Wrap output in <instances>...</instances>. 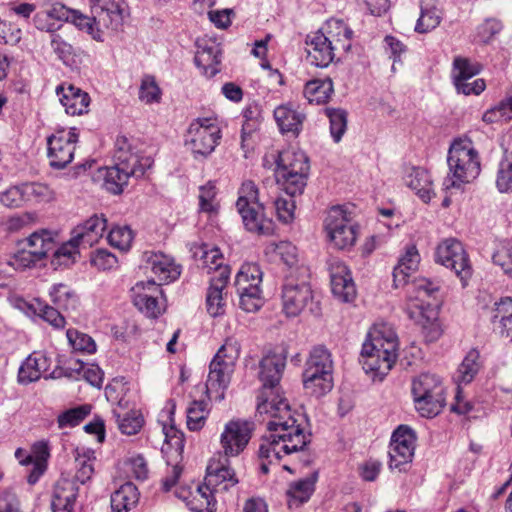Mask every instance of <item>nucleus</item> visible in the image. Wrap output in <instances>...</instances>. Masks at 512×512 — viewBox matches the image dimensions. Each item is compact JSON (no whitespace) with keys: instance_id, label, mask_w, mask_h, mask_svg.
Segmentation results:
<instances>
[{"instance_id":"f257e3e1","label":"nucleus","mask_w":512,"mask_h":512,"mask_svg":"<svg viewBox=\"0 0 512 512\" xmlns=\"http://www.w3.org/2000/svg\"><path fill=\"white\" fill-rule=\"evenodd\" d=\"M288 352L283 346L270 350L259 363L262 386L257 394V412L269 418L267 435L259 446L261 470L268 473L269 465L284 456L304 450L308 437L300 414L292 411L280 385Z\"/></svg>"},{"instance_id":"f03ea898","label":"nucleus","mask_w":512,"mask_h":512,"mask_svg":"<svg viewBox=\"0 0 512 512\" xmlns=\"http://www.w3.org/2000/svg\"><path fill=\"white\" fill-rule=\"evenodd\" d=\"M398 339L386 323L374 324L362 346L360 362L373 381H382L397 360Z\"/></svg>"},{"instance_id":"7ed1b4c3","label":"nucleus","mask_w":512,"mask_h":512,"mask_svg":"<svg viewBox=\"0 0 512 512\" xmlns=\"http://www.w3.org/2000/svg\"><path fill=\"white\" fill-rule=\"evenodd\" d=\"M118 149L115 152L116 164L109 167L106 172L105 182L113 193H120L127 185L131 176L141 177L146 170L153 165V158L136 147L118 140Z\"/></svg>"},{"instance_id":"20e7f679","label":"nucleus","mask_w":512,"mask_h":512,"mask_svg":"<svg viewBox=\"0 0 512 512\" xmlns=\"http://www.w3.org/2000/svg\"><path fill=\"white\" fill-rule=\"evenodd\" d=\"M266 202L260 200V192L256 183L245 180L238 189L236 209L241 216L245 229L257 235H271L274 222L265 215Z\"/></svg>"},{"instance_id":"39448f33","label":"nucleus","mask_w":512,"mask_h":512,"mask_svg":"<svg viewBox=\"0 0 512 512\" xmlns=\"http://www.w3.org/2000/svg\"><path fill=\"white\" fill-rule=\"evenodd\" d=\"M305 391L312 396L321 397L333 388V360L324 346H315L305 363L302 374Z\"/></svg>"},{"instance_id":"423d86ee","label":"nucleus","mask_w":512,"mask_h":512,"mask_svg":"<svg viewBox=\"0 0 512 512\" xmlns=\"http://www.w3.org/2000/svg\"><path fill=\"white\" fill-rule=\"evenodd\" d=\"M309 269L296 267L284 276L281 300L282 311L288 317L300 315L312 301L313 294L309 283Z\"/></svg>"},{"instance_id":"0eeeda50","label":"nucleus","mask_w":512,"mask_h":512,"mask_svg":"<svg viewBox=\"0 0 512 512\" xmlns=\"http://www.w3.org/2000/svg\"><path fill=\"white\" fill-rule=\"evenodd\" d=\"M448 165L453 174L451 186H459L462 183H470L480 174V159L477 150L469 139H458L453 142L448 153Z\"/></svg>"},{"instance_id":"6e6552de","label":"nucleus","mask_w":512,"mask_h":512,"mask_svg":"<svg viewBox=\"0 0 512 512\" xmlns=\"http://www.w3.org/2000/svg\"><path fill=\"white\" fill-rule=\"evenodd\" d=\"M221 138L222 126L218 117H199L189 124L185 145L195 157H208L220 144Z\"/></svg>"},{"instance_id":"1a4fd4ad","label":"nucleus","mask_w":512,"mask_h":512,"mask_svg":"<svg viewBox=\"0 0 512 512\" xmlns=\"http://www.w3.org/2000/svg\"><path fill=\"white\" fill-rule=\"evenodd\" d=\"M412 394L416 410L423 417H435L445 405L444 387L435 374L422 373L414 378Z\"/></svg>"},{"instance_id":"9d476101","label":"nucleus","mask_w":512,"mask_h":512,"mask_svg":"<svg viewBox=\"0 0 512 512\" xmlns=\"http://www.w3.org/2000/svg\"><path fill=\"white\" fill-rule=\"evenodd\" d=\"M434 257L436 263L455 273L463 288L468 286L473 275V266L461 241L456 238L443 239L436 246Z\"/></svg>"},{"instance_id":"9b49d317","label":"nucleus","mask_w":512,"mask_h":512,"mask_svg":"<svg viewBox=\"0 0 512 512\" xmlns=\"http://www.w3.org/2000/svg\"><path fill=\"white\" fill-rule=\"evenodd\" d=\"M324 228L329 241L338 249L350 248L356 242V227L352 224L350 214L341 206L329 210Z\"/></svg>"},{"instance_id":"f8f14e48","label":"nucleus","mask_w":512,"mask_h":512,"mask_svg":"<svg viewBox=\"0 0 512 512\" xmlns=\"http://www.w3.org/2000/svg\"><path fill=\"white\" fill-rule=\"evenodd\" d=\"M253 431L254 424L243 419H232L224 425L220 434V447L226 462L245 451Z\"/></svg>"},{"instance_id":"ddd939ff","label":"nucleus","mask_w":512,"mask_h":512,"mask_svg":"<svg viewBox=\"0 0 512 512\" xmlns=\"http://www.w3.org/2000/svg\"><path fill=\"white\" fill-rule=\"evenodd\" d=\"M79 135L75 128H59L47 138L48 158L54 168H64L72 162Z\"/></svg>"},{"instance_id":"4468645a","label":"nucleus","mask_w":512,"mask_h":512,"mask_svg":"<svg viewBox=\"0 0 512 512\" xmlns=\"http://www.w3.org/2000/svg\"><path fill=\"white\" fill-rule=\"evenodd\" d=\"M161 283L154 280L138 282L132 288L134 305L150 318H157L165 311V300Z\"/></svg>"},{"instance_id":"2eb2a0df","label":"nucleus","mask_w":512,"mask_h":512,"mask_svg":"<svg viewBox=\"0 0 512 512\" xmlns=\"http://www.w3.org/2000/svg\"><path fill=\"white\" fill-rule=\"evenodd\" d=\"M416 437L407 426H399L393 433L390 447L389 466L399 472L406 471L412 461Z\"/></svg>"},{"instance_id":"dca6fc26","label":"nucleus","mask_w":512,"mask_h":512,"mask_svg":"<svg viewBox=\"0 0 512 512\" xmlns=\"http://www.w3.org/2000/svg\"><path fill=\"white\" fill-rule=\"evenodd\" d=\"M405 311L409 318L421 327L427 342H435L443 335V326L433 306H423L417 299H413Z\"/></svg>"},{"instance_id":"f3484780","label":"nucleus","mask_w":512,"mask_h":512,"mask_svg":"<svg viewBox=\"0 0 512 512\" xmlns=\"http://www.w3.org/2000/svg\"><path fill=\"white\" fill-rule=\"evenodd\" d=\"M175 495L186 503V506L194 512H215L217 495L204 481L196 484L192 490L190 486L179 485L176 487Z\"/></svg>"},{"instance_id":"a211bd4d","label":"nucleus","mask_w":512,"mask_h":512,"mask_svg":"<svg viewBox=\"0 0 512 512\" xmlns=\"http://www.w3.org/2000/svg\"><path fill=\"white\" fill-rule=\"evenodd\" d=\"M93 12L97 15L98 32L109 35L122 25L126 4L124 0H94Z\"/></svg>"},{"instance_id":"6ab92c4d","label":"nucleus","mask_w":512,"mask_h":512,"mask_svg":"<svg viewBox=\"0 0 512 512\" xmlns=\"http://www.w3.org/2000/svg\"><path fill=\"white\" fill-rule=\"evenodd\" d=\"M204 481L220 497L230 488L236 486L238 478L230 467L229 461L222 462L220 459H211L207 466V473Z\"/></svg>"},{"instance_id":"aec40b11","label":"nucleus","mask_w":512,"mask_h":512,"mask_svg":"<svg viewBox=\"0 0 512 512\" xmlns=\"http://www.w3.org/2000/svg\"><path fill=\"white\" fill-rule=\"evenodd\" d=\"M235 366L227 363H219L218 360H212L209 367V374L206 381V395L209 400L220 401L224 399Z\"/></svg>"},{"instance_id":"412c9836","label":"nucleus","mask_w":512,"mask_h":512,"mask_svg":"<svg viewBox=\"0 0 512 512\" xmlns=\"http://www.w3.org/2000/svg\"><path fill=\"white\" fill-rule=\"evenodd\" d=\"M61 104L71 116L83 115L88 112L90 96L87 92L70 83H63L56 88Z\"/></svg>"},{"instance_id":"4be33fe9","label":"nucleus","mask_w":512,"mask_h":512,"mask_svg":"<svg viewBox=\"0 0 512 512\" xmlns=\"http://www.w3.org/2000/svg\"><path fill=\"white\" fill-rule=\"evenodd\" d=\"M306 51L308 61L318 67H327L335 58H340L322 32L307 36Z\"/></svg>"},{"instance_id":"5701e85b","label":"nucleus","mask_w":512,"mask_h":512,"mask_svg":"<svg viewBox=\"0 0 512 512\" xmlns=\"http://www.w3.org/2000/svg\"><path fill=\"white\" fill-rule=\"evenodd\" d=\"M54 11L57 12L59 19L72 23L79 30L86 32L96 41H104L105 37L108 36V33L98 32L100 27L97 24L96 14H94L93 17H89L79 10L71 9L64 5H55Z\"/></svg>"},{"instance_id":"b1692460","label":"nucleus","mask_w":512,"mask_h":512,"mask_svg":"<svg viewBox=\"0 0 512 512\" xmlns=\"http://www.w3.org/2000/svg\"><path fill=\"white\" fill-rule=\"evenodd\" d=\"M331 289L336 298L343 302L355 300L357 291L348 267L335 262L331 265Z\"/></svg>"},{"instance_id":"393cba45","label":"nucleus","mask_w":512,"mask_h":512,"mask_svg":"<svg viewBox=\"0 0 512 512\" xmlns=\"http://www.w3.org/2000/svg\"><path fill=\"white\" fill-rule=\"evenodd\" d=\"M230 268L221 271V278L212 277L206 296L208 313L217 317L223 315L226 309L227 284L230 278Z\"/></svg>"},{"instance_id":"a878e982","label":"nucleus","mask_w":512,"mask_h":512,"mask_svg":"<svg viewBox=\"0 0 512 512\" xmlns=\"http://www.w3.org/2000/svg\"><path fill=\"white\" fill-rule=\"evenodd\" d=\"M79 486L73 479L61 477L55 484L52 496L53 512H74Z\"/></svg>"},{"instance_id":"bb28decb","label":"nucleus","mask_w":512,"mask_h":512,"mask_svg":"<svg viewBox=\"0 0 512 512\" xmlns=\"http://www.w3.org/2000/svg\"><path fill=\"white\" fill-rule=\"evenodd\" d=\"M319 32H322L340 57L351 48L353 32L342 20H328Z\"/></svg>"},{"instance_id":"cd10ccee","label":"nucleus","mask_w":512,"mask_h":512,"mask_svg":"<svg viewBox=\"0 0 512 512\" xmlns=\"http://www.w3.org/2000/svg\"><path fill=\"white\" fill-rule=\"evenodd\" d=\"M107 227V220L103 215H93L82 224L77 225L72 235L82 244V248H90L102 238Z\"/></svg>"},{"instance_id":"c85d7f7f","label":"nucleus","mask_w":512,"mask_h":512,"mask_svg":"<svg viewBox=\"0 0 512 512\" xmlns=\"http://www.w3.org/2000/svg\"><path fill=\"white\" fill-rule=\"evenodd\" d=\"M105 394L111 403L115 404L113 414L118 417V413H129L136 411L130 397V388L128 382L123 377L114 378L105 388Z\"/></svg>"},{"instance_id":"c756f323","label":"nucleus","mask_w":512,"mask_h":512,"mask_svg":"<svg viewBox=\"0 0 512 512\" xmlns=\"http://www.w3.org/2000/svg\"><path fill=\"white\" fill-rule=\"evenodd\" d=\"M51 360L42 352H33L21 365L18 379L21 383H30L39 380L41 377L48 378L50 373Z\"/></svg>"},{"instance_id":"7c9ffc66","label":"nucleus","mask_w":512,"mask_h":512,"mask_svg":"<svg viewBox=\"0 0 512 512\" xmlns=\"http://www.w3.org/2000/svg\"><path fill=\"white\" fill-rule=\"evenodd\" d=\"M193 257L198 262V265L207 269L208 273L214 272L216 278H221V271L229 266L224 265V257L219 248L210 246L208 244L194 245L192 248Z\"/></svg>"},{"instance_id":"2f4dec72","label":"nucleus","mask_w":512,"mask_h":512,"mask_svg":"<svg viewBox=\"0 0 512 512\" xmlns=\"http://www.w3.org/2000/svg\"><path fill=\"white\" fill-rule=\"evenodd\" d=\"M298 108V105L292 102L281 104L275 108L274 118L282 133L299 134L305 116Z\"/></svg>"},{"instance_id":"473e14b6","label":"nucleus","mask_w":512,"mask_h":512,"mask_svg":"<svg viewBox=\"0 0 512 512\" xmlns=\"http://www.w3.org/2000/svg\"><path fill=\"white\" fill-rule=\"evenodd\" d=\"M147 263L161 284L175 281L181 274V267L170 256L161 252H151Z\"/></svg>"},{"instance_id":"72a5a7b5","label":"nucleus","mask_w":512,"mask_h":512,"mask_svg":"<svg viewBox=\"0 0 512 512\" xmlns=\"http://www.w3.org/2000/svg\"><path fill=\"white\" fill-rule=\"evenodd\" d=\"M440 282L433 281L427 278H416L414 279L408 288L407 300L405 308L411 303L413 299H417L423 306H432L430 303L425 301V298L435 297L440 290Z\"/></svg>"},{"instance_id":"f704fd0d","label":"nucleus","mask_w":512,"mask_h":512,"mask_svg":"<svg viewBox=\"0 0 512 512\" xmlns=\"http://www.w3.org/2000/svg\"><path fill=\"white\" fill-rule=\"evenodd\" d=\"M221 51L217 44L198 45L195 63L202 69L203 74L212 77L219 71Z\"/></svg>"},{"instance_id":"c9c22d12","label":"nucleus","mask_w":512,"mask_h":512,"mask_svg":"<svg viewBox=\"0 0 512 512\" xmlns=\"http://www.w3.org/2000/svg\"><path fill=\"white\" fill-rule=\"evenodd\" d=\"M30 458L32 470L28 475V482L34 484L47 469L48 459L50 458V446L48 441L40 440L35 442L31 447Z\"/></svg>"},{"instance_id":"e433bc0d","label":"nucleus","mask_w":512,"mask_h":512,"mask_svg":"<svg viewBox=\"0 0 512 512\" xmlns=\"http://www.w3.org/2000/svg\"><path fill=\"white\" fill-rule=\"evenodd\" d=\"M139 501L137 487L126 482L111 495V508L113 512H128L136 506Z\"/></svg>"},{"instance_id":"4c0bfd02","label":"nucleus","mask_w":512,"mask_h":512,"mask_svg":"<svg viewBox=\"0 0 512 512\" xmlns=\"http://www.w3.org/2000/svg\"><path fill=\"white\" fill-rule=\"evenodd\" d=\"M277 183L270 187L276 194L280 185L290 196L301 194L306 186L308 174H294L286 170H276Z\"/></svg>"},{"instance_id":"58836bf2","label":"nucleus","mask_w":512,"mask_h":512,"mask_svg":"<svg viewBox=\"0 0 512 512\" xmlns=\"http://www.w3.org/2000/svg\"><path fill=\"white\" fill-rule=\"evenodd\" d=\"M277 170L298 174H308L309 162L302 152L283 151L279 154Z\"/></svg>"},{"instance_id":"ea45409f","label":"nucleus","mask_w":512,"mask_h":512,"mask_svg":"<svg viewBox=\"0 0 512 512\" xmlns=\"http://www.w3.org/2000/svg\"><path fill=\"white\" fill-rule=\"evenodd\" d=\"M333 93L332 80L314 79L306 83L304 88V96L310 103L324 104L328 102Z\"/></svg>"},{"instance_id":"a19ab883","label":"nucleus","mask_w":512,"mask_h":512,"mask_svg":"<svg viewBox=\"0 0 512 512\" xmlns=\"http://www.w3.org/2000/svg\"><path fill=\"white\" fill-rule=\"evenodd\" d=\"M407 185L424 201L428 202L432 198V181L428 171L422 168H415L407 177Z\"/></svg>"},{"instance_id":"79ce46f5","label":"nucleus","mask_w":512,"mask_h":512,"mask_svg":"<svg viewBox=\"0 0 512 512\" xmlns=\"http://www.w3.org/2000/svg\"><path fill=\"white\" fill-rule=\"evenodd\" d=\"M262 279L263 272L258 264L244 263L236 275L235 286L241 290L260 288Z\"/></svg>"},{"instance_id":"37998d69","label":"nucleus","mask_w":512,"mask_h":512,"mask_svg":"<svg viewBox=\"0 0 512 512\" xmlns=\"http://www.w3.org/2000/svg\"><path fill=\"white\" fill-rule=\"evenodd\" d=\"M482 366L480 360V353L477 349H471L465 356L464 360L460 364L455 380L458 384L470 383L479 372Z\"/></svg>"},{"instance_id":"c03bdc74","label":"nucleus","mask_w":512,"mask_h":512,"mask_svg":"<svg viewBox=\"0 0 512 512\" xmlns=\"http://www.w3.org/2000/svg\"><path fill=\"white\" fill-rule=\"evenodd\" d=\"M493 323H499L501 333L512 342V298L501 299L495 305Z\"/></svg>"},{"instance_id":"a18cd8bd","label":"nucleus","mask_w":512,"mask_h":512,"mask_svg":"<svg viewBox=\"0 0 512 512\" xmlns=\"http://www.w3.org/2000/svg\"><path fill=\"white\" fill-rule=\"evenodd\" d=\"M510 138L512 139V135ZM496 186L500 192H512V140L508 142L499 164Z\"/></svg>"},{"instance_id":"49530a36","label":"nucleus","mask_w":512,"mask_h":512,"mask_svg":"<svg viewBox=\"0 0 512 512\" xmlns=\"http://www.w3.org/2000/svg\"><path fill=\"white\" fill-rule=\"evenodd\" d=\"M187 428L190 431H200L206 424L210 413L208 403L204 400H194L187 408Z\"/></svg>"},{"instance_id":"de8ad7c7","label":"nucleus","mask_w":512,"mask_h":512,"mask_svg":"<svg viewBox=\"0 0 512 512\" xmlns=\"http://www.w3.org/2000/svg\"><path fill=\"white\" fill-rule=\"evenodd\" d=\"M316 477L311 476L292 483L287 491L289 506L300 505L309 500L315 489Z\"/></svg>"},{"instance_id":"09e8293b","label":"nucleus","mask_w":512,"mask_h":512,"mask_svg":"<svg viewBox=\"0 0 512 512\" xmlns=\"http://www.w3.org/2000/svg\"><path fill=\"white\" fill-rule=\"evenodd\" d=\"M29 251L36 256V258L43 259L50 251L54 249L55 243L48 231L34 232L27 239Z\"/></svg>"},{"instance_id":"8fccbe9b","label":"nucleus","mask_w":512,"mask_h":512,"mask_svg":"<svg viewBox=\"0 0 512 512\" xmlns=\"http://www.w3.org/2000/svg\"><path fill=\"white\" fill-rule=\"evenodd\" d=\"M66 336L73 351L87 354L96 352V343L88 334L74 328H69Z\"/></svg>"},{"instance_id":"3c124183","label":"nucleus","mask_w":512,"mask_h":512,"mask_svg":"<svg viewBox=\"0 0 512 512\" xmlns=\"http://www.w3.org/2000/svg\"><path fill=\"white\" fill-rule=\"evenodd\" d=\"M52 302L65 311L75 309L78 298L76 294L65 284L54 285L50 292Z\"/></svg>"},{"instance_id":"603ef678","label":"nucleus","mask_w":512,"mask_h":512,"mask_svg":"<svg viewBox=\"0 0 512 512\" xmlns=\"http://www.w3.org/2000/svg\"><path fill=\"white\" fill-rule=\"evenodd\" d=\"M109 244L120 251H128L134 239V233L128 226H114L107 236Z\"/></svg>"},{"instance_id":"864d4df0","label":"nucleus","mask_w":512,"mask_h":512,"mask_svg":"<svg viewBox=\"0 0 512 512\" xmlns=\"http://www.w3.org/2000/svg\"><path fill=\"white\" fill-rule=\"evenodd\" d=\"M116 422L119 430L126 435H135L137 434L144 423L143 416L140 411H130L129 413H118V417H116Z\"/></svg>"},{"instance_id":"5fc2aeb1","label":"nucleus","mask_w":512,"mask_h":512,"mask_svg":"<svg viewBox=\"0 0 512 512\" xmlns=\"http://www.w3.org/2000/svg\"><path fill=\"white\" fill-rule=\"evenodd\" d=\"M240 297V307L250 313L257 312L264 304L261 288H251L246 290L237 289Z\"/></svg>"},{"instance_id":"6e6d98bb","label":"nucleus","mask_w":512,"mask_h":512,"mask_svg":"<svg viewBox=\"0 0 512 512\" xmlns=\"http://www.w3.org/2000/svg\"><path fill=\"white\" fill-rule=\"evenodd\" d=\"M27 202H50L55 198L54 191L44 183H24Z\"/></svg>"},{"instance_id":"4d7b16f0","label":"nucleus","mask_w":512,"mask_h":512,"mask_svg":"<svg viewBox=\"0 0 512 512\" xmlns=\"http://www.w3.org/2000/svg\"><path fill=\"white\" fill-rule=\"evenodd\" d=\"M273 252L280 258V260L288 267L286 273L295 270L298 265L297 248L291 242L281 241L274 245Z\"/></svg>"},{"instance_id":"13d9d810","label":"nucleus","mask_w":512,"mask_h":512,"mask_svg":"<svg viewBox=\"0 0 512 512\" xmlns=\"http://www.w3.org/2000/svg\"><path fill=\"white\" fill-rule=\"evenodd\" d=\"M94 461L95 458L88 455L87 453L80 454L77 452L75 458L76 472L74 478H72L78 484H84L91 479L94 473Z\"/></svg>"},{"instance_id":"bf43d9fd","label":"nucleus","mask_w":512,"mask_h":512,"mask_svg":"<svg viewBox=\"0 0 512 512\" xmlns=\"http://www.w3.org/2000/svg\"><path fill=\"white\" fill-rule=\"evenodd\" d=\"M441 19V12L437 7H422L421 15L416 24V31L419 33L432 31L440 24Z\"/></svg>"},{"instance_id":"052dcab7","label":"nucleus","mask_w":512,"mask_h":512,"mask_svg":"<svg viewBox=\"0 0 512 512\" xmlns=\"http://www.w3.org/2000/svg\"><path fill=\"white\" fill-rule=\"evenodd\" d=\"M91 412L89 405H81L61 413L58 418L59 428L75 427L79 425Z\"/></svg>"},{"instance_id":"680f3d73","label":"nucleus","mask_w":512,"mask_h":512,"mask_svg":"<svg viewBox=\"0 0 512 512\" xmlns=\"http://www.w3.org/2000/svg\"><path fill=\"white\" fill-rule=\"evenodd\" d=\"M481 71V65L465 57H455L453 61V79H472Z\"/></svg>"},{"instance_id":"e2e57ef3","label":"nucleus","mask_w":512,"mask_h":512,"mask_svg":"<svg viewBox=\"0 0 512 512\" xmlns=\"http://www.w3.org/2000/svg\"><path fill=\"white\" fill-rule=\"evenodd\" d=\"M82 248V244L79 243L72 235L68 242L63 243L55 252V260L59 264L69 266L75 262L76 256L79 254V250Z\"/></svg>"},{"instance_id":"0e129e2a","label":"nucleus","mask_w":512,"mask_h":512,"mask_svg":"<svg viewBox=\"0 0 512 512\" xmlns=\"http://www.w3.org/2000/svg\"><path fill=\"white\" fill-rule=\"evenodd\" d=\"M0 202L8 208H19L27 203L24 183L14 185L0 193Z\"/></svg>"},{"instance_id":"69168bd1","label":"nucleus","mask_w":512,"mask_h":512,"mask_svg":"<svg viewBox=\"0 0 512 512\" xmlns=\"http://www.w3.org/2000/svg\"><path fill=\"white\" fill-rule=\"evenodd\" d=\"M510 104L503 99L494 107L488 109L482 116V120L487 124L507 122L512 119V108Z\"/></svg>"},{"instance_id":"338daca9","label":"nucleus","mask_w":512,"mask_h":512,"mask_svg":"<svg viewBox=\"0 0 512 512\" xmlns=\"http://www.w3.org/2000/svg\"><path fill=\"white\" fill-rule=\"evenodd\" d=\"M493 262L502 268L505 274L512 277V243L509 241L501 242L494 254Z\"/></svg>"},{"instance_id":"774afa93","label":"nucleus","mask_w":512,"mask_h":512,"mask_svg":"<svg viewBox=\"0 0 512 512\" xmlns=\"http://www.w3.org/2000/svg\"><path fill=\"white\" fill-rule=\"evenodd\" d=\"M161 94V89L153 76L146 75L142 78L139 89V98L141 101L147 104L159 102Z\"/></svg>"}]
</instances>
